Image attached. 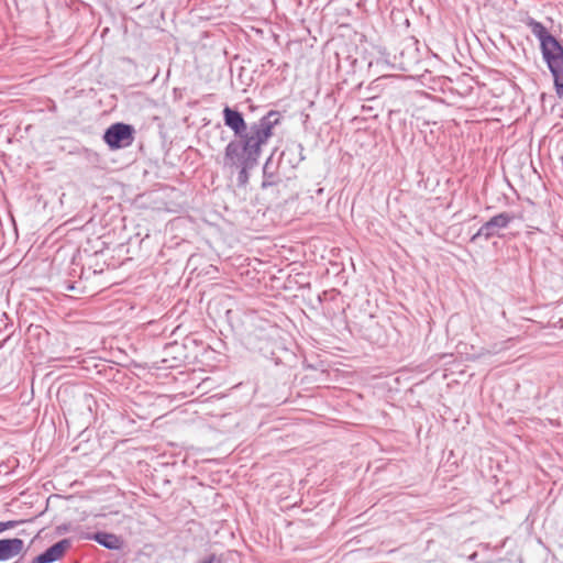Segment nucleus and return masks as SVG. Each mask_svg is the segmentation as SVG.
I'll list each match as a JSON object with an SVG mask.
<instances>
[{"label":"nucleus","instance_id":"obj_15","mask_svg":"<svg viewBox=\"0 0 563 563\" xmlns=\"http://www.w3.org/2000/svg\"><path fill=\"white\" fill-rule=\"evenodd\" d=\"M79 356L77 355H74L71 356V360H73V375H77V373H75V371H80V369H84V366H77L74 364V362L76 361L78 364H81L84 361H79L78 360Z\"/></svg>","mask_w":563,"mask_h":563},{"label":"nucleus","instance_id":"obj_7","mask_svg":"<svg viewBox=\"0 0 563 563\" xmlns=\"http://www.w3.org/2000/svg\"><path fill=\"white\" fill-rule=\"evenodd\" d=\"M68 545H70V539L65 538L47 548L44 552L36 555L31 563L56 562L63 556Z\"/></svg>","mask_w":563,"mask_h":563},{"label":"nucleus","instance_id":"obj_6","mask_svg":"<svg viewBox=\"0 0 563 563\" xmlns=\"http://www.w3.org/2000/svg\"><path fill=\"white\" fill-rule=\"evenodd\" d=\"M73 398L76 399V407L80 409V416L84 423H90L93 418V412L97 406V401L92 394L88 393L84 385H76L73 390Z\"/></svg>","mask_w":563,"mask_h":563},{"label":"nucleus","instance_id":"obj_2","mask_svg":"<svg viewBox=\"0 0 563 563\" xmlns=\"http://www.w3.org/2000/svg\"><path fill=\"white\" fill-rule=\"evenodd\" d=\"M526 25L539 40L542 58L553 76L556 95L563 97V45L548 29L536 19L528 16Z\"/></svg>","mask_w":563,"mask_h":563},{"label":"nucleus","instance_id":"obj_23","mask_svg":"<svg viewBox=\"0 0 563 563\" xmlns=\"http://www.w3.org/2000/svg\"><path fill=\"white\" fill-rule=\"evenodd\" d=\"M81 234H82V232H81V230H79L78 233H77V236L81 235Z\"/></svg>","mask_w":563,"mask_h":563},{"label":"nucleus","instance_id":"obj_12","mask_svg":"<svg viewBox=\"0 0 563 563\" xmlns=\"http://www.w3.org/2000/svg\"><path fill=\"white\" fill-rule=\"evenodd\" d=\"M71 263H73V278L77 275V267L79 266L80 268V274H79V278H88V276H85V271H84V267L79 265V263H77V255H73V260H71Z\"/></svg>","mask_w":563,"mask_h":563},{"label":"nucleus","instance_id":"obj_18","mask_svg":"<svg viewBox=\"0 0 563 563\" xmlns=\"http://www.w3.org/2000/svg\"><path fill=\"white\" fill-rule=\"evenodd\" d=\"M477 556H478L477 552H474V553H472V554L468 556V560H470V561H473V562H477Z\"/></svg>","mask_w":563,"mask_h":563},{"label":"nucleus","instance_id":"obj_1","mask_svg":"<svg viewBox=\"0 0 563 563\" xmlns=\"http://www.w3.org/2000/svg\"><path fill=\"white\" fill-rule=\"evenodd\" d=\"M222 117L224 125L234 135L224 147L223 166L236 168L238 186L245 187L250 172L260 164L263 146L274 135V129L280 124L283 114L277 110H269L258 120L246 123L241 111L225 106Z\"/></svg>","mask_w":563,"mask_h":563},{"label":"nucleus","instance_id":"obj_21","mask_svg":"<svg viewBox=\"0 0 563 563\" xmlns=\"http://www.w3.org/2000/svg\"><path fill=\"white\" fill-rule=\"evenodd\" d=\"M65 288L66 290H70V284H67Z\"/></svg>","mask_w":563,"mask_h":563},{"label":"nucleus","instance_id":"obj_10","mask_svg":"<svg viewBox=\"0 0 563 563\" xmlns=\"http://www.w3.org/2000/svg\"><path fill=\"white\" fill-rule=\"evenodd\" d=\"M272 165H273V155H271L266 159V162L263 166V180L261 184V188L263 190L274 189L283 181L280 175L272 168Z\"/></svg>","mask_w":563,"mask_h":563},{"label":"nucleus","instance_id":"obj_17","mask_svg":"<svg viewBox=\"0 0 563 563\" xmlns=\"http://www.w3.org/2000/svg\"><path fill=\"white\" fill-rule=\"evenodd\" d=\"M76 284H77V282L73 280V286H71L73 291L84 292V289H79V287Z\"/></svg>","mask_w":563,"mask_h":563},{"label":"nucleus","instance_id":"obj_11","mask_svg":"<svg viewBox=\"0 0 563 563\" xmlns=\"http://www.w3.org/2000/svg\"><path fill=\"white\" fill-rule=\"evenodd\" d=\"M68 395H69V387L66 384H63L59 386L57 390V400L60 405V408L63 410L64 417L66 418V413L64 410V405L66 406L68 404Z\"/></svg>","mask_w":563,"mask_h":563},{"label":"nucleus","instance_id":"obj_20","mask_svg":"<svg viewBox=\"0 0 563 563\" xmlns=\"http://www.w3.org/2000/svg\"><path fill=\"white\" fill-rule=\"evenodd\" d=\"M88 274H89V275H91V274H92V275H96V271H90V269H88Z\"/></svg>","mask_w":563,"mask_h":563},{"label":"nucleus","instance_id":"obj_4","mask_svg":"<svg viewBox=\"0 0 563 563\" xmlns=\"http://www.w3.org/2000/svg\"><path fill=\"white\" fill-rule=\"evenodd\" d=\"M73 540H93L101 547L108 550H121L123 548V540L111 532L106 531H91L90 528L81 526L73 527Z\"/></svg>","mask_w":563,"mask_h":563},{"label":"nucleus","instance_id":"obj_13","mask_svg":"<svg viewBox=\"0 0 563 563\" xmlns=\"http://www.w3.org/2000/svg\"><path fill=\"white\" fill-rule=\"evenodd\" d=\"M19 522L18 521H14V520H10V521H5V522H0V533L8 530V529H11V528H14Z\"/></svg>","mask_w":563,"mask_h":563},{"label":"nucleus","instance_id":"obj_16","mask_svg":"<svg viewBox=\"0 0 563 563\" xmlns=\"http://www.w3.org/2000/svg\"><path fill=\"white\" fill-rule=\"evenodd\" d=\"M495 353H497L496 344L494 345L493 350L482 349V351L479 352L478 356L492 355V354H495Z\"/></svg>","mask_w":563,"mask_h":563},{"label":"nucleus","instance_id":"obj_22","mask_svg":"<svg viewBox=\"0 0 563 563\" xmlns=\"http://www.w3.org/2000/svg\"><path fill=\"white\" fill-rule=\"evenodd\" d=\"M79 446L73 448V452L78 451Z\"/></svg>","mask_w":563,"mask_h":563},{"label":"nucleus","instance_id":"obj_8","mask_svg":"<svg viewBox=\"0 0 563 563\" xmlns=\"http://www.w3.org/2000/svg\"><path fill=\"white\" fill-rule=\"evenodd\" d=\"M303 145L298 142L289 143L280 153L279 165L287 164L291 168L297 167L303 159Z\"/></svg>","mask_w":563,"mask_h":563},{"label":"nucleus","instance_id":"obj_3","mask_svg":"<svg viewBox=\"0 0 563 563\" xmlns=\"http://www.w3.org/2000/svg\"><path fill=\"white\" fill-rule=\"evenodd\" d=\"M134 134L135 130L131 124L117 122L106 129L102 139L110 150H120L133 143Z\"/></svg>","mask_w":563,"mask_h":563},{"label":"nucleus","instance_id":"obj_19","mask_svg":"<svg viewBox=\"0 0 563 563\" xmlns=\"http://www.w3.org/2000/svg\"><path fill=\"white\" fill-rule=\"evenodd\" d=\"M87 431H88L87 429H84V430L81 431V433L79 434V437H84V435L87 433Z\"/></svg>","mask_w":563,"mask_h":563},{"label":"nucleus","instance_id":"obj_14","mask_svg":"<svg viewBox=\"0 0 563 563\" xmlns=\"http://www.w3.org/2000/svg\"><path fill=\"white\" fill-rule=\"evenodd\" d=\"M200 563H222V559L217 556L216 554H210Z\"/></svg>","mask_w":563,"mask_h":563},{"label":"nucleus","instance_id":"obj_5","mask_svg":"<svg viewBox=\"0 0 563 563\" xmlns=\"http://www.w3.org/2000/svg\"><path fill=\"white\" fill-rule=\"evenodd\" d=\"M515 220V214L511 212H500L494 217H492L488 221H486L482 227L477 230L475 234L471 236L470 242L475 243L478 240L483 239L488 241L495 236L500 238L499 231L509 227V224Z\"/></svg>","mask_w":563,"mask_h":563},{"label":"nucleus","instance_id":"obj_9","mask_svg":"<svg viewBox=\"0 0 563 563\" xmlns=\"http://www.w3.org/2000/svg\"><path fill=\"white\" fill-rule=\"evenodd\" d=\"M24 542L19 538L0 539V561H7L22 552Z\"/></svg>","mask_w":563,"mask_h":563}]
</instances>
